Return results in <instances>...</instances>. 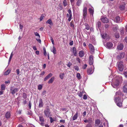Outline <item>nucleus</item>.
<instances>
[{
	"mask_svg": "<svg viewBox=\"0 0 127 127\" xmlns=\"http://www.w3.org/2000/svg\"><path fill=\"white\" fill-rule=\"evenodd\" d=\"M49 118L50 120V122L51 123H52L54 121V120L53 118L51 117H50Z\"/></svg>",
	"mask_w": 127,
	"mask_h": 127,
	"instance_id": "obj_48",
	"label": "nucleus"
},
{
	"mask_svg": "<svg viewBox=\"0 0 127 127\" xmlns=\"http://www.w3.org/2000/svg\"><path fill=\"white\" fill-rule=\"evenodd\" d=\"M89 46L91 53L92 54H94L95 49L93 45L92 44H89Z\"/></svg>",
	"mask_w": 127,
	"mask_h": 127,
	"instance_id": "obj_7",
	"label": "nucleus"
},
{
	"mask_svg": "<svg viewBox=\"0 0 127 127\" xmlns=\"http://www.w3.org/2000/svg\"><path fill=\"white\" fill-rule=\"evenodd\" d=\"M124 74L126 77H127V72H124Z\"/></svg>",
	"mask_w": 127,
	"mask_h": 127,
	"instance_id": "obj_57",
	"label": "nucleus"
},
{
	"mask_svg": "<svg viewBox=\"0 0 127 127\" xmlns=\"http://www.w3.org/2000/svg\"><path fill=\"white\" fill-rule=\"evenodd\" d=\"M96 24L97 25V27H98V28L99 27H100L101 25V23L100 22V21H98L97 23Z\"/></svg>",
	"mask_w": 127,
	"mask_h": 127,
	"instance_id": "obj_42",
	"label": "nucleus"
},
{
	"mask_svg": "<svg viewBox=\"0 0 127 127\" xmlns=\"http://www.w3.org/2000/svg\"><path fill=\"white\" fill-rule=\"evenodd\" d=\"M125 53L123 52H121L120 53V54L117 56V58L118 60H120L121 59L123 58L124 57Z\"/></svg>",
	"mask_w": 127,
	"mask_h": 127,
	"instance_id": "obj_12",
	"label": "nucleus"
},
{
	"mask_svg": "<svg viewBox=\"0 0 127 127\" xmlns=\"http://www.w3.org/2000/svg\"><path fill=\"white\" fill-rule=\"evenodd\" d=\"M72 51H73V53L74 54L75 56H76L77 55V54L76 53V49L75 47H74L73 48Z\"/></svg>",
	"mask_w": 127,
	"mask_h": 127,
	"instance_id": "obj_24",
	"label": "nucleus"
},
{
	"mask_svg": "<svg viewBox=\"0 0 127 127\" xmlns=\"http://www.w3.org/2000/svg\"><path fill=\"white\" fill-rule=\"evenodd\" d=\"M55 79L54 77H52L48 81V83L49 84H50L52 83L54 81Z\"/></svg>",
	"mask_w": 127,
	"mask_h": 127,
	"instance_id": "obj_23",
	"label": "nucleus"
},
{
	"mask_svg": "<svg viewBox=\"0 0 127 127\" xmlns=\"http://www.w3.org/2000/svg\"><path fill=\"white\" fill-rule=\"evenodd\" d=\"M119 81L118 80H116L115 82L112 84V85L114 88H116L119 85Z\"/></svg>",
	"mask_w": 127,
	"mask_h": 127,
	"instance_id": "obj_9",
	"label": "nucleus"
},
{
	"mask_svg": "<svg viewBox=\"0 0 127 127\" xmlns=\"http://www.w3.org/2000/svg\"><path fill=\"white\" fill-rule=\"evenodd\" d=\"M47 24H49L50 25H52L53 24V23L51 19H49L46 22Z\"/></svg>",
	"mask_w": 127,
	"mask_h": 127,
	"instance_id": "obj_22",
	"label": "nucleus"
},
{
	"mask_svg": "<svg viewBox=\"0 0 127 127\" xmlns=\"http://www.w3.org/2000/svg\"><path fill=\"white\" fill-rule=\"evenodd\" d=\"M113 46V44L111 42H108L106 44V47L108 48H110Z\"/></svg>",
	"mask_w": 127,
	"mask_h": 127,
	"instance_id": "obj_19",
	"label": "nucleus"
},
{
	"mask_svg": "<svg viewBox=\"0 0 127 127\" xmlns=\"http://www.w3.org/2000/svg\"><path fill=\"white\" fill-rule=\"evenodd\" d=\"M87 96L86 95H84L83 97L84 99H87Z\"/></svg>",
	"mask_w": 127,
	"mask_h": 127,
	"instance_id": "obj_50",
	"label": "nucleus"
},
{
	"mask_svg": "<svg viewBox=\"0 0 127 127\" xmlns=\"http://www.w3.org/2000/svg\"><path fill=\"white\" fill-rule=\"evenodd\" d=\"M102 21L104 23H107L109 22L108 19L106 17H103L101 18Z\"/></svg>",
	"mask_w": 127,
	"mask_h": 127,
	"instance_id": "obj_13",
	"label": "nucleus"
},
{
	"mask_svg": "<svg viewBox=\"0 0 127 127\" xmlns=\"http://www.w3.org/2000/svg\"><path fill=\"white\" fill-rule=\"evenodd\" d=\"M74 69L77 71H78L79 70V68L78 66H75L74 67Z\"/></svg>",
	"mask_w": 127,
	"mask_h": 127,
	"instance_id": "obj_44",
	"label": "nucleus"
},
{
	"mask_svg": "<svg viewBox=\"0 0 127 127\" xmlns=\"http://www.w3.org/2000/svg\"><path fill=\"white\" fill-rule=\"evenodd\" d=\"M81 66L82 68L83 69H86L87 66V65L86 64H83Z\"/></svg>",
	"mask_w": 127,
	"mask_h": 127,
	"instance_id": "obj_32",
	"label": "nucleus"
},
{
	"mask_svg": "<svg viewBox=\"0 0 127 127\" xmlns=\"http://www.w3.org/2000/svg\"><path fill=\"white\" fill-rule=\"evenodd\" d=\"M114 100L118 106L120 107L122 106V103L120 98L115 96Z\"/></svg>",
	"mask_w": 127,
	"mask_h": 127,
	"instance_id": "obj_1",
	"label": "nucleus"
},
{
	"mask_svg": "<svg viewBox=\"0 0 127 127\" xmlns=\"http://www.w3.org/2000/svg\"><path fill=\"white\" fill-rule=\"evenodd\" d=\"M12 56H13L12 52L9 58V62L10 61L11 59L12 58Z\"/></svg>",
	"mask_w": 127,
	"mask_h": 127,
	"instance_id": "obj_47",
	"label": "nucleus"
},
{
	"mask_svg": "<svg viewBox=\"0 0 127 127\" xmlns=\"http://www.w3.org/2000/svg\"><path fill=\"white\" fill-rule=\"evenodd\" d=\"M10 71L9 70H8L4 73V75H7L9 74L10 73Z\"/></svg>",
	"mask_w": 127,
	"mask_h": 127,
	"instance_id": "obj_37",
	"label": "nucleus"
},
{
	"mask_svg": "<svg viewBox=\"0 0 127 127\" xmlns=\"http://www.w3.org/2000/svg\"><path fill=\"white\" fill-rule=\"evenodd\" d=\"M109 26V25L107 24H106L105 25V28H108V27Z\"/></svg>",
	"mask_w": 127,
	"mask_h": 127,
	"instance_id": "obj_63",
	"label": "nucleus"
},
{
	"mask_svg": "<svg viewBox=\"0 0 127 127\" xmlns=\"http://www.w3.org/2000/svg\"><path fill=\"white\" fill-rule=\"evenodd\" d=\"M101 35L102 37L103 38L105 39L107 37V35L105 33H102Z\"/></svg>",
	"mask_w": 127,
	"mask_h": 127,
	"instance_id": "obj_26",
	"label": "nucleus"
},
{
	"mask_svg": "<svg viewBox=\"0 0 127 127\" xmlns=\"http://www.w3.org/2000/svg\"><path fill=\"white\" fill-rule=\"evenodd\" d=\"M120 8L121 10H123L125 8V6L123 5H120Z\"/></svg>",
	"mask_w": 127,
	"mask_h": 127,
	"instance_id": "obj_41",
	"label": "nucleus"
},
{
	"mask_svg": "<svg viewBox=\"0 0 127 127\" xmlns=\"http://www.w3.org/2000/svg\"><path fill=\"white\" fill-rule=\"evenodd\" d=\"M42 86L41 85H38V89L39 90H41L42 89Z\"/></svg>",
	"mask_w": 127,
	"mask_h": 127,
	"instance_id": "obj_43",
	"label": "nucleus"
},
{
	"mask_svg": "<svg viewBox=\"0 0 127 127\" xmlns=\"http://www.w3.org/2000/svg\"><path fill=\"white\" fill-rule=\"evenodd\" d=\"M39 120L41 122H44V119L43 117H39Z\"/></svg>",
	"mask_w": 127,
	"mask_h": 127,
	"instance_id": "obj_39",
	"label": "nucleus"
},
{
	"mask_svg": "<svg viewBox=\"0 0 127 127\" xmlns=\"http://www.w3.org/2000/svg\"><path fill=\"white\" fill-rule=\"evenodd\" d=\"M1 90L2 91L5 90L6 87L4 84L1 85Z\"/></svg>",
	"mask_w": 127,
	"mask_h": 127,
	"instance_id": "obj_28",
	"label": "nucleus"
},
{
	"mask_svg": "<svg viewBox=\"0 0 127 127\" xmlns=\"http://www.w3.org/2000/svg\"><path fill=\"white\" fill-rule=\"evenodd\" d=\"M87 14V8L86 7H85L83 10V15L84 16L83 18L84 19L85 18Z\"/></svg>",
	"mask_w": 127,
	"mask_h": 127,
	"instance_id": "obj_11",
	"label": "nucleus"
},
{
	"mask_svg": "<svg viewBox=\"0 0 127 127\" xmlns=\"http://www.w3.org/2000/svg\"><path fill=\"white\" fill-rule=\"evenodd\" d=\"M94 60L93 56L92 55H90L89 58V63L90 65H92L93 63Z\"/></svg>",
	"mask_w": 127,
	"mask_h": 127,
	"instance_id": "obj_10",
	"label": "nucleus"
},
{
	"mask_svg": "<svg viewBox=\"0 0 127 127\" xmlns=\"http://www.w3.org/2000/svg\"><path fill=\"white\" fill-rule=\"evenodd\" d=\"M72 65V64L71 63H69L67 64V66H68L70 67L71 65Z\"/></svg>",
	"mask_w": 127,
	"mask_h": 127,
	"instance_id": "obj_56",
	"label": "nucleus"
},
{
	"mask_svg": "<svg viewBox=\"0 0 127 127\" xmlns=\"http://www.w3.org/2000/svg\"><path fill=\"white\" fill-rule=\"evenodd\" d=\"M68 13L69 14L67 13L66 14V16L68 18V21H70L71 19L72 18V17L71 11V10L70 9H69L68 10Z\"/></svg>",
	"mask_w": 127,
	"mask_h": 127,
	"instance_id": "obj_5",
	"label": "nucleus"
},
{
	"mask_svg": "<svg viewBox=\"0 0 127 127\" xmlns=\"http://www.w3.org/2000/svg\"><path fill=\"white\" fill-rule=\"evenodd\" d=\"M63 4L64 6H65L67 5L66 0H64L63 2Z\"/></svg>",
	"mask_w": 127,
	"mask_h": 127,
	"instance_id": "obj_38",
	"label": "nucleus"
},
{
	"mask_svg": "<svg viewBox=\"0 0 127 127\" xmlns=\"http://www.w3.org/2000/svg\"><path fill=\"white\" fill-rule=\"evenodd\" d=\"M123 63L122 61H120L118 63V67L119 70L120 71L123 70L124 68V66L123 64Z\"/></svg>",
	"mask_w": 127,
	"mask_h": 127,
	"instance_id": "obj_4",
	"label": "nucleus"
},
{
	"mask_svg": "<svg viewBox=\"0 0 127 127\" xmlns=\"http://www.w3.org/2000/svg\"><path fill=\"white\" fill-rule=\"evenodd\" d=\"M50 38V40L51 41V42L52 43V44L53 45H54V41L53 39V37H51Z\"/></svg>",
	"mask_w": 127,
	"mask_h": 127,
	"instance_id": "obj_45",
	"label": "nucleus"
},
{
	"mask_svg": "<svg viewBox=\"0 0 127 127\" xmlns=\"http://www.w3.org/2000/svg\"><path fill=\"white\" fill-rule=\"evenodd\" d=\"M115 36L117 38H118L120 37V35L119 33H116L115 34Z\"/></svg>",
	"mask_w": 127,
	"mask_h": 127,
	"instance_id": "obj_40",
	"label": "nucleus"
},
{
	"mask_svg": "<svg viewBox=\"0 0 127 127\" xmlns=\"http://www.w3.org/2000/svg\"><path fill=\"white\" fill-rule=\"evenodd\" d=\"M16 71L17 73V74L18 75L19 74V69H17L16 70Z\"/></svg>",
	"mask_w": 127,
	"mask_h": 127,
	"instance_id": "obj_60",
	"label": "nucleus"
},
{
	"mask_svg": "<svg viewBox=\"0 0 127 127\" xmlns=\"http://www.w3.org/2000/svg\"><path fill=\"white\" fill-rule=\"evenodd\" d=\"M18 90V89L17 88H15L13 89L12 88L11 89V93L12 94H14Z\"/></svg>",
	"mask_w": 127,
	"mask_h": 127,
	"instance_id": "obj_16",
	"label": "nucleus"
},
{
	"mask_svg": "<svg viewBox=\"0 0 127 127\" xmlns=\"http://www.w3.org/2000/svg\"><path fill=\"white\" fill-rule=\"evenodd\" d=\"M77 113H76L74 116H73L72 117V119L73 120H76L77 118Z\"/></svg>",
	"mask_w": 127,
	"mask_h": 127,
	"instance_id": "obj_35",
	"label": "nucleus"
},
{
	"mask_svg": "<svg viewBox=\"0 0 127 127\" xmlns=\"http://www.w3.org/2000/svg\"><path fill=\"white\" fill-rule=\"evenodd\" d=\"M118 26L117 25H114V26L113 28V30L114 31H115L118 29Z\"/></svg>",
	"mask_w": 127,
	"mask_h": 127,
	"instance_id": "obj_25",
	"label": "nucleus"
},
{
	"mask_svg": "<svg viewBox=\"0 0 127 127\" xmlns=\"http://www.w3.org/2000/svg\"><path fill=\"white\" fill-rule=\"evenodd\" d=\"M39 102L38 107L39 108L42 107L43 106V103L42 100L40 98L39 99Z\"/></svg>",
	"mask_w": 127,
	"mask_h": 127,
	"instance_id": "obj_15",
	"label": "nucleus"
},
{
	"mask_svg": "<svg viewBox=\"0 0 127 127\" xmlns=\"http://www.w3.org/2000/svg\"><path fill=\"white\" fill-rule=\"evenodd\" d=\"M52 76V74L51 73H50L45 77L44 79V80L45 81H46Z\"/></svg>",
	"mask_w": 127,
	"mask_h": 127,
	"instance_id": "obj_17",
	"label": "nucleus"
},
{
	"mask_svg": "<svg viewBox=\"0 0 127 127\" xmlns=\"http://www.w3.org/2000/svg\"><path fill=\"white\" fill-rule=\"evenodd\" d=\"M114 100L118 106L120 107L122 106V103L120 98L115 96Z\"/></svg>",
	"mask_w": 127,
	"mask_h": 127,
	"instance_id": "obj_2",
	"label": "nucleus"
},
{
	"mask_svg": "<svg viewBox=\"0 0 127 127\" xmlns=\"http://www.w3.org/2000/svg\"><path fill=\"white\" fill-rule=\"evenodd\" d=\"M77 77L78 79H79V73H77Z\"/></svg>",
	"mask_w": 127,
	"mask_h": 127,
	"instance_id": "obj_58",
	"label": "nucleus"
},
{
	"mask_svg": "<svg viewBox=\"0 0 127 127\" xmlns=\"http://www.w3.org/2000/svg\"><path fill=\"white\" fill-rule=\"evenodd\" d=\"M76 5L78 6H79V0H78L76 3Z\"/></svg>",
	"mask_w": 127,
	"mask_h": 127,
	"instance_id": "obj_64",
	"label": "nucleus"
},
{
	"mask_svg": "<svg viewBox=\"0 0 127 127\" xmlns=\"http://www.w3.org/2000/svg\"><path fill=\"white\" fill-rule=\"evenodd\" d=\"M85 92L84 91H82V93H81V92H80V97L82 95V94L85 93Z\"/></svg>",
	"mask_w": 127,
	"mask_h": 127,
	"instance_id": "obj_55",
	"label": "nucleus"
},
{
	"mask_svg": "<svg viewBox=\"0 0 127 127\" xmlns=\"http://www.w3.org/2000/svg\"><path fill=\"white\" fill-rule=\"evenodd\" d=\"M124 47V45L121 43H118L117 47V49L119 50H122Z\"/></svg>",
	"mask_w": 127,
	"mask_h": 127,
	"instance_id": "obj_8",
	"label": "nucleus"
},
{
	"mask_svg": "<svg viewBox=\"0 0 127 127\" xmlns=\"http://www.w3.org/2000/svg\"><path fill=\"white\" fill-rule=\"evenodd\" d=\"M124 41L125 43H126L127 44V37H126L124 40Z\"/></svg>",
	"mask_w": 127,
	"mask_h": 127,
	"instance_id": "obj_53",
	"label": "nucleus"
},
{
	"mask_svg": "<svg viewBox=\"0 0 127 127\" xmlns=\"http://www.w3.org/2000/svg\"><path fill=\"white\" fill-rule=\"evenodd\" d=\"M123 92L126 93H127V84H125L123 87Z\"/></svg>",
	"mask_w": 127,
	"mask_h": 127,
	"instance_id": "obj_18",
	"label": "nucleus"
},
{
	"mask_svg": "<svg viewBox=\"0 0 127 127\" xmlns=\"http://www.w3.org/2000/svg\"><path fill=\"white\" fill-rule=\"evenodd\" d=\"M54 54H55L56 53V50L55 47L54 46H53V49L51 51Z\"/></svg>",
	"mask_w": 127,
	"mask_h": 127,
	"instance_id": "obj_31",
	"label": "nucleus"
},
{
	"mask_svg": "<svg viewBox=\"0 0 127 127\" xmlns=\"http://www.w3.org/2000/svg\"><path fill=\"white\" fill-rule=\"evenodd\" d=\"M87 73L88 74H91L93 72V71L92 68H89L87 69Z\"/></svg>",
	"mask_w": 127,
	"mask_h": 127,
	"instance_id": "obj_14",
	"label": "nucleus"
},
{
	"mask_svg": "<svg viewBox=\"0 0 127 127\" xmlns=\"http://www.w3.org/2000/svg\"><path fill=\"white\" fill-rule=\"evenodd\" d=\"M64 75V73H61L59 75V77L61 79H63Z\"/></svg>",
	"mask_w": 127,
	"mask_h": 127,
	"instance_id": "obj_30",
	"label": "nucleus"
},
{
	"mask_svg": "<svg viewBox=\"0 0 127 127\" xmlns=\"http://www.w3.org/2000/svg\"><path fill=\"white\" fill-rule=\"evenodd\" d=\"M120 32L121 33V35H123L124 33V30L123 29H122V30H121Z\"/></svg>",
	"mask_w": 127,
	"mask_h": 127,
	"instance_id": "obj_46",
	"label": "nucleus"
},
{
	"mask_svg": "<svg viewBox=\"0 0 127 127\" xmlns=\"http://www.w3.org/2000/svg\"><path fill=\"white\" fill-rule=\"evenodd\" d=\"M44 16L43 15H42L39 18L40 20V21H41L43 19Z\"/></svg>",
	"mask_w": 127,
	"mask_h": 127,
	"instance_id": "obj_51",
	"label": "nucleus"
},
{
	"mask_svg": "<svg viewBox=\"0 0 127 127\" xmlns=\"http://www.w3.org/2000/svg\"><path fill=\"white\" fill-rule=\"evenodd\" d=\"M31 102L30 101H29V108L30 109L31 108Z\"/></svg>",
	"mask_w": 127,
	"mask_h": 127,
	"instance_id": "obj_52",
	"label": "nucleus"
},
{
	"mask_svg": "<svg viewBox=\"0 0 127 127\" xmlns=\"http://www.w3.org/2000/svg\"><path fill=\"white\" fill-rule=\"evenodd\" d=\"M45 72L44 71H43L40 74V75L43 76L44 75V74H45Z\"/></svg>",
	"mask_w": 127,
	"mask_h": 127,
	"instance_id": "obj_54",
	"label": "nucleus"
},
{
	"mask_svg": "<svg viewBox=\"0 0 127 127\" xmlns=\"http://www.w3.org/2000/svg\"><path fill=\"white\" fill-rule=\"evenodd\" d=\"M100 121L99 119H97L95 121V124L96 125H98L100 124Z\"/></svg>",
	"mask_w": 127,
	"mask_h": 127,
	"instance_id": "obj_29",
	"label": "nucleus"
},
{
	"mask_svg": "<svg viewBox=\"0 0 127 127\" xmlns=\"http://www.w3.org/2000/svg\"><path fill=\"white\" fill-rule=\"evenodd\" d=\"M34 33L35 36H36V40L38 41L39 43H41V40L40 39V36L39 33L37 32H34Z\"/></svg>",
	"mask_w": 127,
	"mask_h": 127,
	"instance_id": "obj_6",
	"label": "nucleus"
},
{
	"mask_svg": "<svg viewBox=\"0 0 127 127\" xmlns=\"http://www.w3.org/2000/svg\"><path fill=\"white\" fill-rule=\"evenodd\" d=\"M84 55V52L83 51H80V57H82Z\"/></svg>",
	"mask_w": 127,
	"mask_h": 127,
	"instance_id": "obj_27",
	"label": "nucleus"
},
{
	"mask_svg": "<svg viewBox=\"0 0 127 127\" xmlns=\"http://www.w3.org/2000/svg\"><path fill=\"white\" fill-rule=\"evenodd\" d=\"M115 21L117 23H119L120 22V17L119 16L116 17L115 18Z\"/></svg>",
	"mask_w": 127,
	"mask_h": 127,
	"instance_id": "obj_21",
	"label": "nucleus"
},
{
	"mask_svg": "<svg viewBox=\"0 0 127 127\" xmlns=\"http://www.w3.org/2000/svg\"><path fill=\"white\" fill-rule=\"evenodd\" d=\"M44 114L46 117H49L50 116H51V112H50V110L49 107L47 106L46 109L44 110Z\"/></svg>",
	"mask_w": 127,
	"mask_h": 127,
	"instance_id": "obj_3",
	"label": "nucleus"
},
{
	"mask_svg": "<svg viewBox=\"0 0 127 127\" xmlns=\"http://www.w3.org/2000/svg\"><path fill=\"white\" fill-rule=\"evenodd\" d=\"M85 25L86 26L85 29H86L87 30H89L90 29V27L88 24L87 23H85Z\"/></svg>",
	"mask_w": 127,
	"mask_h": 127,
	"instance_id": "obj_34",
	"label": "nucleus"
},
{
	"mask_svg": "<svg viewBox=\"0 0 127 127\" xmlns=\"http://www.w3.org/2000/svg\"><path fill=\"white\" fill-rule=\"evenodd\" d=\"M60 122H61V123H64L65 122V121L64 120H61L60 121Z\"/></svg>",
	"mask_w": 127,
	"mask_h": 127,
	"instance_id": "obj_59",
	"label": "nucleus"
},
{
	"mask_svg": "<svg viewBox=\"0 0 127 127\" xmlns=\"http://www.w3.org/2000/svg\"><path fill=\"white\" fill-rule=\"evenodd\" d=\"M122 93L120 91H118L116 92V95H115L116 96H117V95H121Z\"/></svg>",
	"mask_w": 127,
	"mask_h": 127,
	"instance_id": "obj_36",
	"label": "nucleus"
},
{
	"mask_svg": "<svg viewBox=\"0 0 127 127\" xmlns=\"http://www.w3.org/2000/svg\"><path fill=\"white\" fill-rule=\"evenodd\" d=\"M46 91H44L42 92V94L43 95H45L46 94Z\"/></svg>",
	"mask_w": 127,
	"mask_h": 127,
	"instance_id": "obj_61",
	"label": "nucleus"
},
{
	"mask_svg": "<svg viewBox=\"0 0 127 127\" xmlns=\"http://www.w3.org/2000/svg\"><path fill=\"white\" fill-rule=\"evenodd\" d=\"M11 114L10 112H7L5 115V117L7 119L9 118Z\"/></svg>",
	"mask_w": 127,
	"mask_h": 127,
	"instance_id": "obj_20",
	"label": "nucleus"
},
{
	"mask_svg": "<svg viewBox=\"0 0 127 127\" xmlns=\"http://www.w3.org/2000/svg\"><path fill=\"white\" fill-rule=\"evenodd\" d=\"M89 11L90 14H93L94 12L93 9V8H90L89 9Z\"/></svg>",
	"mask_w": 127,
	"mask_h": 127,
	"instance_id": "obj_33",
	"label": "nucleus"
},
{
	"mask_svg": "<svg viewBox=\"0 0 127 127\" xmlns=\"http://www.w3.org/2000/svg\"><path fill=\"white\" fill-rule=\"evenodd\" d=\"M27 97V96L26 94H25V93H23V98L25 99Z\"/></svg>",
	"mask_w": 127,
	"mask_h": 127,
	"instance_id": "obj_49",
	"label": "nucleus"
},
{
	"mask_svg": "<svg viewBox=\"0 0 127 127\" xmlns=\"http://www.w3.org/2000/svg\"><path fill=\"white\" fill-rule=\"evenodd\" d=\"M33 49L34 50H37V48L35 46H33Z\"/></svg>",
	"mask_w": 127,
	"mask_h": 127,
	"instance_id": "obj_62",
	"label": "nucleus"
}]
</instances>
